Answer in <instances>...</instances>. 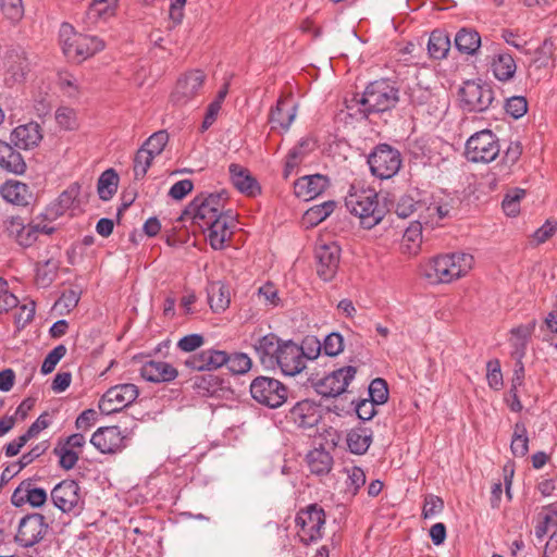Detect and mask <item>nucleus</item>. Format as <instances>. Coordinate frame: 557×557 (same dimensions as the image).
<instances>
[{"label": "nucleus", "instance_id": "nucleus-1", "mask_svg": "<svg viewBox=\"0 0 557 557\" xmlns=\"http://www.w3.org/2000/svg\"><path fill=\"white\" fill-rule=\"evenodd\" d=\"M253 349L268 370L278 369L285 376H296L306 369L302 347L293 341H282L273 333L257 338Z\"/></svg>", "mask_w": 557, "mask_h": 557}, {"label": "nucleus", "instance_id": "nucleus-2", "mask_svg": "<svg viewBox=\"0 0 557 557\" xmlns=\"http://www.w3.org/2000/svg\"><path fill=\"white\" fill-rule=\"evenodd\" d=\"M473 264L472 255L458 251L430 259L422 265L421 273L431 284H449L466 276Z\"/></svg>", "mask_w": 557, "mask_h": 557}, {"label": "nucleus", "instance_id": "nucleus-3", "mask_svg": "<svg viewBox=\"0 0 557 557\" xmlns=\"http://www.w3.org/2000/svg\"><path fill=\"white\" fill-rule=\"evenodd\" d=\"M347 210L360 219L366 228L377 225L385 216L386 206L379 200L373 189H354L346 196Z\"/></svg>", "mask_w": 557, "mask_h": 557}, {"label": "nucleus", "instance_id": "nucleus-4", "mask_svg": "<svg viewBox=\"0 0 557 557\" xmlns=\"http://www.w3.org/2000/svg\"><path fill=\"white\" fill-rule=\"evenodd\" d=\"M63 53L71 60L82 62L104 49V41L97 36L78 34L69 23L60 27Z\"/></svg>", "mask_w": 557, "mask_h": 557}, {"label": "nucleus", "instance_id": "nucleus-5", "mask_svg": "<svg viewBox=\"0 0 557 557\" xmlns=\"http://www.w3.org/2000/svg\"><path fill=\"white\" fill-rule=\"evenodd\" d=\"M398 101V90L386 81L370 83L358 99L364 114L384 112Z\"/></svg>", "mask_w": 557, "mask_h": 557}, {"label": "nucleus", "instance_id": "nucleus-6", "mask_svg": "<svg viewBox=\"0 0 557 557\" xmlns=\"http://www.w3.org/2000/svg\"><path fill=\"white\" fill-rule=\"evenodd\" d=\"M295 524L300 542L310 545L322 539L325 512L317 504L309 505L297 512Z\"/></svg>", "mask_w": 557, "mask_h": 557}, {"label": "nucleus", "instance_id": "nucleus-7", "mask_svg": "<svg viewBox=\"0 0 557 557\" xmlns=\"http://www.w3.org/2000/svg\"><path fill=\"white\" fill-rule=\"evenodd\" d=\"M224 205L225 199L220 194H201L188 205L185 214L201 228L227 213L224 211Z\"/></svg>", "mask_w": 557, "mask_h": 557}, {"label": "nucleus", "instance_id": "nucleus-8", "mask_svg": "<svg viewBox=\"0 0 557 557\" xmlns=\"http://www.w3.org/2000/svg\"><path fill=\"white\" fill-rule=\"evenodd\" d=\"M500 152L499 140L490 129L474 133L466 143V158L474 163H490Z\"/></svg>", "mask_w": 557, "mask_h": 557}, {"label": "nucleus", "instance_id": "nucleus-9", "mask_svg": "<svg viewBox=\"0 0 557 557\" xmlns=\"http://www.w3.org/2000/svg\"><path fill=\"white\" fill-rule=\"evenodd\" d=\"M251 397L270 408H278L287 400V388L278 380L258 376L250 384Z\"/></svg>", "mask_w": 557, "mask_h": 557}, {"label": "nucleus", "instance_id": "nucleus-10", "mask_svg": "<svg viewBox=\"0 0 557 557\" xmlns=\"http://www.w3.org/2000/svg\"><path fill=\"white\" fill-rule=\"evenodd\" d=\"M53 505L67 515H78L84 508V497L77 482L64 480L58 483L50 493Z\"/></svg>", "mask_w": 557, "mask_h": 557}, {"label": "nucleus", "instance_id": "nucleus-11", "mask_svg": "<svg viewBox=\"0 0 557 557\" xmlns=\"http://www.w3.org/2000/svg\"><path fill=\"white\" fill-rule=\"evenodd\" d=\"M372 174L381 180L391 178L401 166L400 152L386 145H379L368 158Z\"/></svg>", "mask_w": 557, "mask_h": 557}, {"label": "nucleus", "instance_id": "nucleus-12", "mask_svg": "<svg viewBox=\"0 0 557 557\" xmlns=\"http://www.w3.org/2000/svg\"><path fill=\"white\" fill-rule=\"evenodd\" d=\"M49 524L44 515L28 513L20 520L14 541L24 548H29L44 540L48 533Z\"/></svg>", "mask_w": 557, "mask_h": 557}, {"label": "nucleus", "instance_id": "nucleus-13", "mask_svg": "<svg viewBox=\"0 0 557 557\" xmlns=\"http://www.w3.org/2000/svg\"><path fill=\"white\" fill-rule=\"evenodd\" d=\"M139 395L135 384L125 383L110 387L100 398L98 407L101 413L111 414L133 404Z\"/></svg>", "mask_w": 557, "mask_h": 557}, {"label": "nucleus", "instance_id": "nucleus-14", "mask_svg": "<svg viewBox=\"0 0 557 557\" xmlns=\"http://www.w3.org/2000/svg\"><path fill=\"white\" fill-rule=\"evenodd\" d=\"M206 75L202 71L195 70L183 74L176 82L171 94V101L175 106H185L195 99L202 89Z\"/></svg>", "mask_w": 557, "mask_h": 557}, {"label": "nucleus", "instance_id": "nucleus-15", "mask_svg": "<svg viewBox=\"0 0 557 557\" xmlns=\"http://www.w3.org/2000/svg\"><path fill=\"white\" fill-rule=\"evenodd\" d=\"M357 368L346 366L339 368L321 379L317 385V392L324 397H337L347 392V387L355 379Z\"/></svg>", "mask_w": 557, "mask_h": 557}, {"label": "nucleus", "instance_id": "nucleus-16", "mask_svg": "<svg viewBox=\"0 0 557 557\" xmlns=\"http://www.w3.org/2000/svg\"><path fill=\"white\" fill-rule=\"evenodd\" d=\"M461 102L465 110L483 112L494 100V92L487 84L467 82L460 89Z\"/></svg>", "mask_w": 557, "mask_h": 557}, {"label": "nucleus", "instance_id": "nucleus-17", "mask_svg": "<svg viewBox=\"0 0 557 557\" xmlns=\"http://www.w3.org/2000/svg\"><path fill=\"white\" fill-rule=\"evenodd\" d=\"M234 227V216L227 212L219 219L206 224L201 230L210 246L218 250L224 248L225 243L232 237Z\"/></svg>", "mask_w": 557, "mask_h": 557}, {"label": "nucleus", "instance_id": "nucleus-18", "mask_svg": "<svg viewBox=\"0 0 557 557\" xmlns=\"http://www.w3.org/2000/svg\"><path fill=\"white\" fill-rule=\"evenodd\" d=\"M341 248L335 243L321 244L315 248L317 272L323 281H331L338 268Z\"/></svg>", "mask_w": 557, "mask_h": 557}, {"label": "nucleus", "instance_id": "nucleus-19", "mask_svg": "<svg viewBox=\"0 0 557 557\" xmlns=\"http://www.w3.org/2000/svg\"><path fill=\"white\" fill-rule=\"evenodd\" d=\"M227 360L226 351L210 348L190 355L185 359L184 364L195 371H212L225 366Z\"/></svg>", "mask_w": 557, "mask_h": 557}, {"label": "nucleus", "instance_id": "nucleus-20", "mask_svg": "<svg viewBox=\"0 0 557 557\" xmlns=\"http://www.w3.org/2000/svg\"><path fill=\"white\" fill-rule=\"evenodd\" d=\"M125 436L119 426L99 428L91 436L90 443L102 454H113L121 450Z\"/></svg>", "mask_w": 557, "mask_h": 557}, {"label": "nucleus", "instance_id": "nucleus-21", "mask_svg": "<svg viewBox=\"0 0 557 557\" xmlns=\"http://www.w3.org/2000/svg\"><path fill=\"white\" fill-rule=\"evenodd\" d=\"M10 139L18 149H33L42 140L41 126L37 122L21 124L12 131Z\"/></svg>", "mask_w": 557, "mask_h": 557}, {"label": "nucleus", "instance_id": "nucleus-22", "mask_svg": "<svg viewBox=\"0 0 557 557\" xmlns=\"http://www.w3.org/2000/svg\"><path fill=\"white\" fill-rule=\"evenodd\" d=\"M288 418L298 428L308 429L314 426L320 418L321 410L313 400L304 399L298 401L290 410Z\"/></svg>", "mask_w": 557, "mask_h": 557}, {"label": "nucleus", "instance_id": "nucleus-23", "mask_svg": "<svg viewBox=\"0 0 557 557\" xmlns=\"http://www.w3.org/2000/svg\"><path fill=\"white\" fill-rule=\"evenodd\" d=\"M297 113V106L290 98H280L271 110L269 122L272 129L288 131Z\"/></svg>", "mask_w": 557, "mask_h": 557}, {"label": "nucleus", "instance_id": "nucleus-24", "mask_svg": "<svg viewBox=\"0 0 557 557\" xmlns=\"http://www.w3.org/2000/svg\"><path fill=\"white\" fill-rule=\"evenodd\" d=\"M327 185L329 180L324 175H305L295 182L294 191L298 198L308 201L321 195Z\"/></svg>", "mask_w": 557, "mask_h": 557}, {"label": "nucleus", "instance_id": "nucleus-25", "mask_svg": "<svg viewBox=\"0 0 557 557\" xmlns=\"http://www.w3.org/2000/svg\"><path fill=\"white\" fill-rule=\"evenodd\" d=\"M140 375L148 382L165 383L174 381L178 371L169 362L150 360L141 366Z\"/></svg>", "mask_w": 557, "mask_h": 557}, {"label": "nucleus", "instance_id": "nucleus-26", "mask_svg": "<svg viewBox=\"0 0 557 557\" xmlns=\"http://www.w3.org/2000/svg\"><path fill=\"white\" fill-rule=\"evenodd\" d=\"M5 227L10 236L14 237L23 247L32 246L39 236V224H24L23 220L17 216L10 218Z\"/></svg>", "mask_w": 557, "mask_h": 557}, {"label": "nucleus", "instance_id": "nucleus-27", "mask_svg": "<svg viewBox=\"0 0 557 557\" xmlns=\"http://www.w3.org/2000/svg\"><path fill=\"white\" fill-rule=\"evenodd\" d=\"M116 9L115 7L94 0L86 10L82 22L86 29H96L113 17Z\"/></svg>", "mask_w": 557, "mask_h": 557}, {"label": "nucleus", "instance_id": "nucleus-28", "mask_svg": "<svg viewBox=\"0 0 557 557\" xmlns=\"http://www.w3.org/2000/svg\"><path fill=\"white\" fill-rule=\"evenodd\" d=\"M490 69L497 81L506 83L515 76L517 64L510 53L497 52L491 58Z\"/></svg>", "mask_w": 557, "mask_h": 557}, {"label": "nucleus", "instance_id": "nucleus-29", "mask_svg": "<svg viewBox=\"0 0 557 557\" xmlns=\"http://www.w3.org/2000/svg\"><path fill=\"white\" fill-rule=\"evenodd\" d=\"M0 195L7 202L15 206H27L32 198L28 186L18 181H7L0 187Z\"/></svg>", "mask_w": 557, "mask_h": 557}, {"label": "nucleus", "instance_id": "nucleus-30", "mask_svg": "<svg viewBox=\"0 0 557 557\" xmlns=\"http://www.w3.org/2000/svg\"><path fill=\"white\" fill-rule=\"evenodd\" d=\"M230 177L233 185L244 194L255 195L259 190L257 181L250 175L244 166L232 163L228 166Z\"/></svg>", "mask_w": 557, "mask_h": 557}, {"label": "nucleus", "instance_id": "nucleus-31", "mask_svg": "<svg viewBox=\"0 0 557 557\" xmlns=\"http://www.w3.org/2000/svg\"><path fill=\"white\" fill-rule=\"evenodd\" d=\"M373 440V432L364 426L354 428L346 435V444L351 454L364 455Z\"/></svg>", "mask_w": 557, "mask_h": 557}, {"label": "nucleus", "instance_id": "nucleus-32", "mask_svg": "<svg viewBox=\"0 0 557 557\" xmlns=\"http://www.w3.org/2000/svg\"><path fill=\"white\" fill-rule=\"evenodd\" d=\"M79 191L81 187L78 184L70 185L63 193H61L55 202L49 206L47 214L51 218L63 215L74 206L77 197L79 196Z\"/></svg>", "mask_w": 557, "mask_h": 557}, {"label": "nucleus", "instance_id": "nucleus-33", "mask_svg": "<svg viewBox=\"0 0 557 557\" xmlns=\"http://www.w3.org/2000/svg\"><path fill=\"white\" fill-rule=\"evenodd\" d=\"M481 36L473 28L462 27L455 36V47L460 53L473 55L481 47Z\"/></svg>", "mask_w": 557, "mask_h": 557}, {"label": "nucleus", "instance_id": "nucleus-34", "mask_svg": "<svg viewBox=\"0 0 557 557\" xmlns=\"http://www.w3.org/2000/svg\"><path fill=\"white\" fill-rule=\"evenodd\" d=\"M0 166L16 174H22L26 169L21 153L2 140H0Z\"/></svg>", "mask_w": 557, "mask_h": 557}, {"label": "nucleus", "instance_id": "nucleus-35", "mask_svg": "<svg viewBox=\"0 0 557 557\" xmlns=\"http://www.w3.org/2000/svg\"><path fill=\"white\" fill-rule=\"evenodd\" d=\"M450 50V38L445 30L435 29L428 41V53L435 60L445 59Z\"/></svg>", "mask_w": 557, "mask_h": 557}, {"label": "nucleus", "instance_id": "nucleus-36", "mask_svg": "<svg viewBox=\"0 0 557 557\" xmlns=\"http://www.w3.org/2000/svg\"><path fill=\"white\" fill-rule=\"evenodd\" d=\"M422 244V226L417 221L408 226L403 235L400 249L403 253L416 256L419 253Z\"/></svg>", "mask_w": 557, "mask_h": 557}, {"label": "nucleus", "instance_id": "nucleus-37", "mask_svg": "<svg viewBox=\"0 0 557 557\" xmlns=\"http://www.w3.org/2000/svg\"><path fill=\"white\" fill-rule=\"evenodd\" d=\"M313 143L306 138L301 139L298 145L289 150L285 161V177H288L293 171L305 160L308 153L313 149Z\"/></svg>", "mask_w": 557, "mask_h": 557}, {"label": "nucleus", "instance_id": "nucleus-38", "mask_svg": "<svg viewBox=\"0 0 557 557\" xmlns=\"http://www.w3.org/2000/svg\"><path fill=\"white\" fill-rule=\"evenodd\" d=\"M307 462L312 473L321 475L331 471L333 458L324 449H313L307 455Z\"/></svg>", "mask_w": 557, "mask_h": 557}, {"label": "nucleus", "instance_id": "nucleus-39", "mask_svg": "<svg viewBox=\"0 0 557 557\" xmlns=\"http://www.w3.org/2000/svg\"><path fill=\"white\" fill-rule=\"evenodd\" d=\"M536 321L532 320L528 324L519 325L510 331V343L515 347V354L519 359L524 355V349L529 338L535 330Z\"/></svg>", "mask_w": 557, "mask_h": 557}, {"label": "nucleus", "instance_id": "nucleus-40", "mask_svg": "<svg viewBox=\"0 0 557 557\" xmlns=\"http://www.w3.org/2000/svg\"><path fill=\"white\" fill-rule=\"evenodd\" d=\"M208 299L214 312H222L230 305V292L222 283H212L208 288Z\"/></svg>", "mask_w": 557, "mask_h": 557}, {"label": "nucleus", "instance_id": "nucleus-41", "mask_svg": "<svg viewBox=\"0 0 557 557\" xmlns=\"http://www.w3.org/2000/svg\"><path fill=\"white\" fill-rule=\"evenodd\" d=\"M510 450L515 457H524L529 451V437L525 424L517 422L510 443Z\"/></svg>", "mask_w": 557, "mask_h": 557}, {"label": "nucleus", "instance_id": "nucleus-42", "mask_svg": "<svg viewBox=\"0 0 557 557\" xmlns=\"http://www.w3.org/2000/svg\"><path fill=\"white\" fill-rule=\"evenodd\" d=\"M119 176L113 169L106 170L98 180V195L100 199L107 201L116 193Z\"/></svg>", "mask_w": 557, "mask_h": 557}, {"label": "nucleus", "instance_id": "nucleus-43", "mask_svg": "<svg viewBox=\"0 0 557 557\" xmlns=\"http://www.w3.org/2000/svg\"><path fill=\"white\" fill-rule=\"evenodd\" d=\"M335 209L334 201H325L323 203L309 208L304 214V222L309 226L318 225L323 222Z\"/></svg>", "mask_w": 557, "mask_h": 557}, {"label": "nucleus", "instance_id": "nucleus-44", "mask_svg": "<svg viewBox=\"0 0 557 557\" xmlns=\"http://www.w3.org/2000/svg\"><path fill=\"white\" fill-rule=\"evenodd\" d=\"M450 209L451 207L448 202L434 200L426 207V215L421 216V219L425 224H438L440 221L449 215Z\"/></svg>", "mask_w": 557, "mask_h": 557}, {"label": "nucleus", "instance_id": "nucleus-45", "mask_svg": "<svg viewBox=\"0 0 557 557\" xmlns=\"http://www.w3.org/2000/svg\"><path fill=\"white\" fill-rule=\"evenodd\" d=\"M540 517L541 520L535 527V536L542 541L549 529L555 528L557 530V510L553 506H548Z\"/></svg>", "mask_w": 557, "mask_h": 557}, {"label": "nucleus", "instance_id": "nucleus-46", "mask_svg": "<svg viewBox=\"0 0 557 557\" xmlns=\"http://www.w3.org/2000/svg\"><path fill=\"white\" fill-rule=\"evenodd\" d=\"M169 141V135L164 131L153 133L140 147L145 149L152 157H158L164 150Z\"/></svg>", "mask_w": 557, "mask_h": 557}, {"label": "nucleus", "instance_id": "nucleus-47", "mask_svg": "<svg viewBox=\"0 0 557 557\" xmlns=\"http://www.w3.org/2000/svg\"><path fill=\"white\" fill-rule=\"evenodd\" d=\"M345 472L347 474V492L355 496L366 483V473L361 468L356 466L345 468Z\"/></svg>", "mask_w": 557, "mask_h": 557}, {"label": "nucleus", "instance_id": "nucleus-48", "mask_svg": "<svg viewBox=\"0 0 557 557\" xmlns=\"http://www.w3.org/2000/svg\"><path fill=\"white\" fill-rule=\"evenodd\" d=\"M153 159L154 157L148 153L145 149L139 148L137 150L133 165L135 180H143L146 176Z\"/></svg>", "mask_w": 557, "mask_h": 557}, {"label": "nucleus", "instance_id": "nucleus-49", "mask_svg": "<svg viewBox=\"0 0 557 557\" xmlns=\"http://www.w3.org/2000/svg\"><path fill=\"white\" fill-rule=\"evenodd\" d=\"M322 350L329 357H336L344 350V337L337 332H332L323 339Z\"/></svg>", "mask_w": 557, "mask_h": 557}, {"label": "nucleus", "instance_id": "nucleus-50", "mask_svg": "<svg viewBox=\"0 0 557 557\" xmlns=\"http://www.w3.org/2000/svg\"><path fill=\"white\" fill-rule=\"evenodd\" d=\"M233 373L244 374L251 369L252 361L248 355L244 352H236L228 355L226 364Z\"/></svg>", "mask_w": 557, "mask_h": 557}, {"label": "nucleus", "instance_id": "nucleus-51", "mask_svg": "<svg viewBox=\"0 0 557 557\" xmlns=\"http://www.w3.org/2000/svg\"><path fill=\"white\" fill-rule=\"evenodd\" d=\"M33 481L24 480L14 490L11 496V504L14 507H23L24 505H29L30 502V492H32Z\"/></svg>", "mask_w": 557, "mask_h": 557}, {"label": "nucleus", "instance_id": "nucleus-52", "mask_svg": "<svg viewBox=\"0 0 557 557\" xmlns=\"http://www.w3.org/2000/svg\"><path fill=\"white\" fill-rule=\"evenodd\" d=\"M370 400L383 405L388 399V388L385 380L374 379L369 386Z\"/></svg>", "mask_w": 557, "mask_h": 557}, {"label": "nucleus", "instance_id": "nucleus-53", "mask_svg": "<svg viewBox=\"0 0 557 557\" xmlns=\"http://www.w3.org/2000/svg\"><path fill=\"white\" fill-rule=\"evenodd\" d=\"M66 347L64 345H58L54 347L45 358L41 364V373L49 374L54 369L59 361L65 356Z\"/></svg>", "mask_w": 557, "mask_h": 557}, {"label": "nucleus", "instance_id": "nucleus-54", "mask_svg": "<svg viewBox=\"0 0 557 557\" xmlns=\"http://www.w3.org/2000/svg\"><path fill=\"white\" fill-rule=\"evenodd\" d=\"M2 13L11 21H18L24 14L22 0H0Z\"/></svg>", "mask_w": 557, "mask_h": 557}, {"label": "nucleus", "instance_id": "nucleus-55", "mask_svg": "<svg viewBox=\"0 0 557 557\" xmlns=\"http://www.w3.org/2000/svg\"><path fill=\"white\" fill-rule=\"evenodd\" d=\"M505 109L513 119H519L527 113L528 102L524 97L515 96L506 101Z\"/></svg>", "mask_w": 557, "mask_h": 557}, {"label": "nucleus", "instance_id": "nucleus-56", "mask_svg": "<svg viewBox=\"0 0 557 557\" xmlns=\"http://www.w3.org/2000/svg\"><path fill=\"white\" fill-rule=\"evenodd\" d=\"M258 297L267 307H276L281 299L277 295V288L273 284H264L258 289Z\"/></svg>", "mask_w": 557, "mask_h": 557}, {"label": "nucleus", "instance_id": "nucleus-57", "mask_svg": "<svg viewBox=\"0 0 557 557\" xmlns=\"http://www.w3.org/2000/svg\"><path fill=\"white\" fill-rule=\"evenodd\" d=\"M17 304V297L9 292L7 281L0 277V313L15 308Z\"/></svg>", "mask_w": 557, "mask_h": 557}, {"label": "nucleus", "instance_id": "nucleus-58", "mask_svg": "<svg viewBox=\"0 0 557 557\" xmlns=\"http://www.w3.org/2000/svg\"><path fill=\"white\" fill-rule=\"evenodd\" d=\"M444 509V502L441 497L429 495L424 499V505L422 509V516L424 519H431Z\"/></svg>", "mask_w": 557, "mask_h": 557}, {"label": "nucleus", "instance_id": "nucleus-59", "mask_svg": "<svg viewBox=\"0 0 557 557\" xmlns=\"http://www.w3.org/2000/svg\"><path fill=\"white\" fill-rule=\"evenodd\" d=\"M487 384L491 388L498 391L503 386V374L498 360L490 361L487 363Z\"/></svg>", "mask_w": 557, "mask_h": 557}, {"label": "nucleus", "instance_id": "nucleus-60", "mask_svg": "<svg viewBox=\"0 0 557 557\" xmlns=\"http://www.w3.org/2000/svg\"><path fill=\"white\" fill-rule=\"evenodd\" d=\"M79 298H81L79 292H77L75 289H67L57 300L55 307L59 308L60 310L64 309L66 311H71L72 309H74L77 306Z\"/></svg>", "mask_w": 557, "mask_h": 557}, {"label": "nucleus", "instance_id": "nucleus-61", "mask_svg": "<svg viewBox=\"0 0 557 557\" xmlns=\"http://www.w3.org/2000/svg\"><path fill=\"white\" fill-rule=\"evenodd\" d=\"M55 454L60 458V466L65 470H71L75 467L78 460V454L75 450L69 449V447H58L54 449Z\"/></svg>", "mask_w": 557, "mask_h": 557}, {"label": "nucleus", "instance_id": "nucleus-62", "mask_svg": "<svg viewBox=\"0 0 557 557\" xmlns=\"http://www.w3.org/2000/svg\"><path fill=\"white\" fill-rule=\"evenodd\" d=\"M205 343V338L200 334H189L184 337H182L178 343L177 347L185 352H191L196 349L200 348Z\"/></svg>", "mask_w": 557, "mask_h": 557}, {"label": "nucleus", "instance_id": "nucleus-63", "mask_svg": "<svg viewBox=\"0 0 557 557\" xmlns=\"http://www.w3.org/2000/svg\"><path fill=\"white\" fill-rule=\"evenodd\" d=\"M410 153L416 159H431V149L429 145V139L426 138H418L414 139L410 144Z\"/></svg>", "mask_w": 557, "mask_h": 557}, {"label": "nucleus", "instance_id": "nucleus-64", "mask_svg": "<svg viewBox=\"0 0 557 557\" xmlns=\"http://www.w3.org/2000/svg\"><path fill=\"white\" fill-rule=\"evenodd\" d=\"M417 209V202L410 196H403L396 205L395 212L399 218L406 219L410 216Z\"/></svg>", "mask_w": 557, "mask_h": 557}]
</instances>
